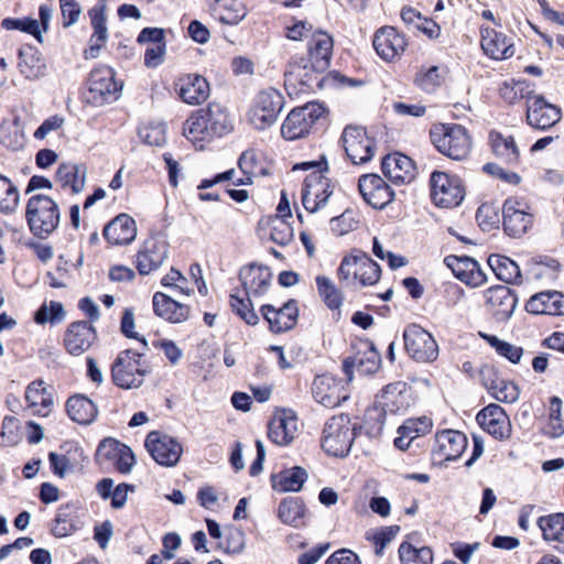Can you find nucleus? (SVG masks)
I'll use <instances>...</instances> for the list:
<instances>
[{"instance_id": "6e6552de", "label": "nucleus", "mask_w": 564, "mask_h": 564, "mask_svg": "<svg viewBox=\"0 0 564 564\" xmlns=\"http://www.w3.org/2000/svg\"><path fill=\"white\" fill-rule=\"evenodd\" d=\"M324 113L325 108L318 102H307L292 109L282 123V137L292 141L307 135Z\"/></svg>"}, {"instance_id": "3c124183", "label": "nucleus", "mask_w": 564, "mask_h": 564, "mask_svg": "<svg viewBox=\"0 0 564 564\" xmlns=\"http://www.w3.org/2000/svg\"><path fill=\"white\" fill-rule=\"evenodd\" d=\"M490 142L494 153L506 163L513 164L519 161V150L511 135L491 132Z\"/></svg>"}, {"instance_id": "8fccbe9b", "label": "nucleus", "mask_w": 564, "mask_h": 564, "mask_svg": "<svg viewBox=\"0 0 564 564\" xmlns=\"http://www.w3.org/2000/svg\"><path fill=\"white\" fill-rule=\"evenodd\" d=\"M280 520L294 528L305 525V507L299 498H286L279 506Z\"/></svg>"}, {"instance_id": "5fc2aeb1", "label": "nucleus", "mask_w": 564, "mask_h": 564, "mask_svg": "<svg viewBox=\"0 0 564 564\" xmlns=\"http://www.w3.org/2000/svg\"><path fill=\"white\" fill-rule=\"evenodd\" d=\"M546 541L564 543V513H552L538 521Z\"/></svg>"}, {"instance_id": "bb28decb", "label": "nucleus", "mask_w": 564, "mask_h": 564, "mask_svg": "<svg viewBox=\"0 0 564 564\" xmlns=\"http://www.w3.org/2000/svg\"><path fill=\"white\" fill-rule=\"evenodd\" d=\"M28 409L33 415L46 417L54 408V397L42 379L30 382L24 392Z\"/></svg>"}, {"instance_id": "4d7b16f0", "label": "nucleus", "mask_w": 564, "mask_h": 564, "mask_svg": "<svg viewBox=\"0 0 564 564\" xmlns=\"http://www.w3.org/2000/svg\"><path fill=\"white\" fill-rule=\"evenodd\" d=\"M238 166L243 174V177L231 180L234 185H247L252 183V177L263 173L262 169H258L257 154L252 150L245 151L239 160Z\"/></svg>"}, {"instance_id": "e433bc0d", "label": "nucleus", "mask_w": 564, "mask_h": 564, "mask_svg": "<svg viewBox=\"0 0 564 564\" xmlns=\"http://www.w3.org/2000/svg\"><path fill=\"white\" fill-rule=\"evenodd\" d=\"M334 42L332 36L324 31H314L308 41V55L317 69H328L333 54Z\"/></svg>"}, {"instance_id": "4c0bfd02", "label": "nucleus", "mask_w": 564, "mask_h": 564, "mask_svg": "<svg viewBox=\"0 0 564 564\" xmlns=\"http://www.w3.org/2000/svg\"><path fill=\"white\" fill-rule=\"evenodd\" d=\"M484 383L489 393L498 401L513 403L519 399V389L511 381L499 378L494 369L486 368L481 371Z\"/></svg>"}, {"instance_id": "2eb2a0df", "label": "nucleus", "mask_w": 564, "mask_h": 564, "mask_svg": "<svg viewBox=\"0 0 564 564\" xmlns=\"http://www.w3.org/2000/svg\"><path fill=\"white\" fill-rule=\"evenodd\" d=\"M90 101L102 105L116 100L121 87L115 80V74L110 67H99L90 73L88 79Z\"/></svg>"}, {"instance_id": "a18cd8bd", "label": "nucleus", "mask_w": 564, "mask_h": 564, "mask_svg": "<svg viewBox=\"0 0 564 564\" xmlns=\"http://www.w3.org/2000/svg\"><path fill=\"white\" fill-rule=\"evenodd\" d=\"M379 366L380 355L371 346L364 354L358 352L355 357L347 358L343 362V369L348 381L352 379V370L355 368L361 373H373Z\"/></svg>"}, {"instance_id": "58836bf2", "label": "nucleus", "mask_w": 564, "mask_h": 564, "mask_svg": "<svg viewBox=\"0 0 564 564\" xmlns=\"http://www.w3.org/2000/svg\"><path fill=\"white\" fill-rule=\"evenodd\" d=\"M205 126L212 133L213 138L221 137L232 130V122L220 104L212 102L206 108L198 109Z\"/></svg>"}, {"instance_id": "9d476101", "label": "nucleus", "mask_w": 564, "mask_h": 564, "mask_svg": "<svg viewBox=\"0 0 564 564\" xmlns=\"http://www.w3.org/2000/svg\"><path fill=\"white\" fill-rule=\"evenodd\" d=\"M404 347L411 358L419 362H432L438 357V345L431 333L420 325H409L404 333Z\"/></svg>"}, {"instance_id": "4468645a", "label": "nucleus", "mask_w": 564, "mask_h": 564, "mask_svg": "<svg viewBox=\"0 0 564 564\" xmlns=\"http://www.w3.org/2000/svg\"><path fill=\"white\" fill-rule=\"evenodd\" d=\"M88 17L93 33L88 41V47L84 52L86 59L97 58L100 51L108 42L109 32L107 26V1L99 0L88 10Z\"/></svg>"}, {"instance_id": "4be33fe9", "label": "nucleus", "mask_w": 564, "mask_h": 564, "mask_svg": "<svg viewBox=\"0 0 564 564\" xmlns=\"http://www.w3.org/2000/svg\"><path fill=\"white\" fill-rule=\"evenodd\" d=\"M467 447V437L455 430H445L435 435L433 454L440 460H455Z\"/></svg>"}, {"instance_id": "79ce46f5", "label": "nucleus", "mask_w": 564, "mask_h": 564, "mask_svg": "<svg viewBox=\"0 0 564 564\" xmlns=\"http://www.w3.org/2000/svg\"><path fill=\"white\" fill-rule=\"evenodd\" d=\"M519 204L512 200H506L503 204V226L506 232L511 237L523 235L532 223L530 214L518 208Z\"/></svg>"}, {"instance_id": "09e8293b", "label": "nucleus", "mask_w": 564, "mask_h": 564, "mask_svg": "<svg viewBox=\"0 0 564 564\" xmlns=\"http://www.w3.org/2000/svg\"><path fill=\"white\" fill-rule=\"evenodd\" d=\"M488 264L499 280L506 283L521 282L519 265L510 258L501 254H491L488 258Z\"/></svg>"}, {"instance_id": "393cba45", "label": "nucleus", "mask_w": 564, "mask_h": 564, "mask_svg": "<svg viewBox=\"0 0 564 564\" xmlns=\"http://www.w3.org/2000/svg\"><path fill=\"white\" fill-rule=\"evenodd\" d=\"M373 47L382 59L391 62L401 56L406 47V42L394 28L384 26L376 32Z\"/></svg>"}, {"instance_id": "9b49d317", "label": "nucleus", "mask_w": 564, "mask_h": 564, "mask_svg": "<svg viewBox=\"0 0 564 564\" xmlns=\"http://www.w3.org/2000/svg\"><path fill=\"white\" fill-rule=\"evenodd\" d=\"M431 196L435 205L444 208L458 206L465 196L462 181L444 172H434L431 176Z\"/></svg>"}, {"instance_id": "f257e3e1", "label": "nucleus", "mask_w": 564, "mask_h": 564, "mask_svg": "<svg viewBox=\"0 0 564 564\" xmlns=\"http://www.w3.org/2000/svg\"><path fill=\"white\" fill-rule=\"evenodd\" d=\"M313 170L305 178L302 189V203L308 213L321 210L334 194L335 185L325 175L326 162H303L294 165L293 170Z\"/></svg>"}, {"instance_id": "e2e57ef3", "label": "nucleus", "mask_w": 564, "mask_h": 564, "mask_svg": "<svg viewBox=\"0 0 564 564\" xmlns=\"http://www.w3.org/2000/svg\"><path fill=\"white\" fill-rule=\"evenodd\" d=\"M65 317V311L59 302L51 301L48 303H43L41 307L35 312L34 321L37 324H55L59 323Z\"/></svg>"}, {"instance_id": "de8ad7c7", "label": "nucleus", "mask_w": 564, "mask_h": 564, "mask_svg": "<svg viewBox=\"0 0 564 564\" xmlns=\"http://www.w3.org/2000/svg\"><path fill=\"white\" fill-rule=\"evenodd\" d=\"M205 122L206 121L203 120V116H200L199 111L196 110L183 124L184 137L198 149L204 148V142H208L214 139L209 130L206 128Z\"/></svg>"}, {"instance_id": "a878e982", "label": "nucleus", "mask_w": 564, "mask_h": 564, "mask_svg": "<svg viewBox=\"0 0 564 564\" xmlns=\"http://www.w3.org/2000/svg\"><path fill=\"white\" fill-rule=\"evenodd\" d=\"M382 172L394 184H408L415 178L416 167L411 158L392 153L383 158Z\"/></svg>"}, {"instance_id": "f704fd0d", "label": "nucleus", "mask_w": 564, "mask_h": 564, "mask_svg": "<svg viewBox=\"0 0 564 564\" xmlns=\"http://www.w3.org/2000/svg\"><path fill=\"white\" fill-rule=\"evenodd\" d=\"M532 314L564 315V295L557 291H544L532 295L525 304Z\"/></svg>"}, {"instance_id": "ea45409f", "label": "nucleus", "mask_w": 564, "mask_h": 564, "mask_svg": "<svg viewBox=\"0 0 564 564\" xmlns=\"http://www.w3.org/2000/svg\"><path fill=\"white\" fill-rule=\"evenodd\" d=\"M205 126L212 133L213 138L221 137L232 130V122L220 104L212 102L206 108L198 109Z\"/></svg>"}, {"instance_id": "603ef678", "label": "nucleus", "mask_w": 564, "mask_h": 564, "mask_svg": "<svg viewBox=\"0 0 564 564\" xmlns=\"http://www.w3.org/2000/svg\"><path fill=\"white\" fill-rule=\"evenodd\" d=\"M215 12L226 24H238L247 15L246 6L241 0H215Z\"/></svg>"}, {"instance_id": "052dcab7", "label": "nucleus", "mask_w": 564, "mask_h": 564, "mask_svg": "<svg viewBox=\"0 0 564 564\" xmlns=\"http://www.w3.org/2000/svg\"><path fill=\"white\" fill-rule=\"evenodd\" d=\"M20 202V195L17 186L9 180L0 175V212L13 213Z\"/></svg>"}, {"instance_id": "7ed1b4c3", "label": "nucleus", "mask_w": 564, "mask_h": 564, "mask_svg": "<svg viewBox=\"0 0 564 564\" xmlns=\"http://www.w3.org/2000/svg\"><path fill=\"white\" fill-rule=\"evenodd\" d=\"M432 143L444 155L462 161L471 151V137L467 129L456 123H437L430 131Z\"/></svg>"}, {"instance_id": "0e129e2a", "label": "nucleus", "mask_w": 564, "mask_h": 564, "mask_svg": "<svg viewBox=\"0 0 564 564\" xmlns=\"http://www.w3.org/2000/svg\"><path fill=\"white\" fill-rule=\"evenodd\" d=\"M270 239L280 245L286 246L293 240V227L281 217H273L270 220Z\"/></svg>"}, {"instance_id": "a211bd4d", "label": "nucleus", "mask_w": 564, "mask_h": 564, "mask_svg": "<svg viewBox=\"0 0 564 564\" xmlns=\"http://www.w3.org/2000/svg\"><path fill=\"white\" fill-rule=\"evenodd\" d=\"M169 256V243L163 238L151 237L137 253L135 265L141 275L159 269Z\"/></svg>"}, {"instance_id": "1a4fd4ad", "label": "nucleus", "mask_w": 564, "mask_h": 564, "mask_svg": "<svg viewBox=\"0 0 564 564\" xmlns=\"http://www.w3.org/2000/svg\"><path fill=\"white\" fill-rule=\"evenodd\" d=\"M316 63L311 61L307 56L294 57L289 65V69L285 72V86L290 94L291 88L301 86V90H312L322 88L325 76L324 73L327 69H317Z\"/></svg>"}, {"instance_id": "aec40b11", "label": "nucleus", "mask_w": 564, "mask_h": 564, "mask_svg": "<svg viewBox=\"0 0 564 564\" xmlns=\"http://www.w3.org/2000/svg\"><path fill=\"white\" fill-rule=\"evenodd\" d=\"M97 339L94 326L85 321L74 322L65 332L64 344L66 350L73 356H80L87 351Z\"/></svg>"}, {"instance_id": "f03ea898", "label": "nucleus", "mask_w": 564, "mask_h": 564, "mask_svg": "<svg viewBox=\"0 0 564 564\" xmlns=\"http://www.w3.org/2000/svg\"><path fill=\"white\" fill-rule=\"evenodd\" d=\"M380 267L361 250H352L345 256L338 268L339 281L347 288L368 286L380 279Z\"/></svg>"}, {"instance_id": "0eeeda50", "label": "nucleus", "mask_w": 564, "mask_h": 564, "mask_svg": "<svg viewBox=\"0 0 564 564\" xmlns=\"http://www.w3.org/2000/svg\"><path fill=\"white\" fill-rule=\"evenodd\" d=\"M283 107L284 98L279 90L264 89L254 97L248 112V122L257 130H265L276 122Z\"/></svg>"}, {"instance_id": "cd10ccee", "label": "nucleus", "mask_w": 564, "mask_h": 564, "mask_svg": "<svg viewBox=\"0 0 564 564\" xmlns=\"http://www.w3.org/2000/svg\"><path fill=\"white\" fill-rule=\"evenodd\" d=\"M239 279L246 296L260 297L268 292L272 273L267 267L251 264L240 270Z\"/></svg>"}, {"instance_id": "20e7f679", "label": "nucleus", "mask_w": 564, "mask_h": 564, "mask_svg": "<svg viewBox=\"0 0 564 564\" xmlns=\"http://www.w3.org/2000/svg\"><path fill=\"white\" fill-rule=\"evenodd\" d=\"M25 216L30 230L40 238L48 237L57 228L61 219L57 203L42 194L29 198Z\"/></svg>"}, {"instance_id": "69168bd1", "label": "nucleus", "mask_w": 564, "mask_h": 564, "mask_svg": "<svg viewBox=\"0 0 564 564\" xmlns=\"http://www.w3.org/2000/svg\"><path fill=\"white\" fill-rule=\"evenodd\" d=\"M487 343L496 349V351L507 358L512 364H518L523 355V349L519 346L505 341L494 335H485Z\"/></svg>"}, {"instance_id": "bf43d9fd", "label": "nucleus", "mask_w": 564, "mask_h": 564, "mask_svg": "<svg viewBox=\"0 0 564 564\" xmlns=\"http://www.w3.org/2000/svg\"><path fill=\"white\" fill-rule=\"evenodd\" d=\"M229 305L246 324L254 326L259 323L260 318L254 312L250 296H239L237 293L230 294Z\"/></svg>"}, {"instance_id": "473e14b6", "label": "nucleus", "mask_w": 564, "mask_h": 564, "mask_svg": "<svg viewBox=\"0 0 564 564\" xmlns=\"http://www.w3.org/2000/svg\"><path fill=\"white\" fill-rule=\"evenodd\" d=\"M377 404L383 414H397L409 406L406 383L394 382L388 384L377 397Z\"/></svg>"}, {"instance_id": "39448f33", "label": "nucleus", "mask_w": 564, "mask_h": 564, "mask_svg": "<svg viewBox=\"0 0 564 564\" xmlns=\"http://www.w3.org/2000/svg\"><path fill=\"white\" fill-rule=\"evenodd\" d=\"M357 424L347 414L328 419L322 431V448L330 456H346L356 436Z\"/></svg>"}, {"instance_id": "b1692460", "label": "nucleus", "mask_w": 564, "mask_h": 564, "mask_svg": "<svg viewBox=\"0 0 564 564\" xmlns=\"http://www.w3.org/2000/svg\"><path fill=\"white\" fill-rule=\"evenodd\" d=\"M484 297L487 310L499 321L509 318L517 306L516 295L506 285H496L487 289L484 292Z\"/></svg>"}, {"instance_id": "7c9ffc66", "label": "nucleus", "mask_w": 564, "mask_h": 564, "mask_svg": "<svg viewBox=\"0 0 564 564\" xmlns=\"http://www.w3.org/2000/svg\"><path fill=\"white\" fill-rule=\"evenodd\" d=\"M312 393L316 402L326 408H335L346 399L341 394L339 381L329 375L317 376L314 379Z\"/></svg>"}, {"instance_id": "ddd939ff", "label": "nucleus", "mask_w": 564, "mask_h": 564, "mask_svg": "<svg viewBox=\"0 0 564 564\" xmlns=\"http://www.w3.org/2000/svg\"><path fill=\"white\" fill-rule=\"evenodd\" d=\"M347 156L354 164L370 161L375 153V142L361 127L348 126L341 134Z\"/></svg>"}, {"instance_id": "72a5a7b5", "label": "nucleus", "mask_w": 564, "mask_h": 564, "mask_svg": "<svg viewBox=\"0 0 564 564\" xmlns=\"http://www.w3.org/2000/svg\"><path fill=\"white\" fill-rule=\"evenodd\" d=\"M135 221L127 214H120L104 229V237L111 245H128L135 239Z\"/></svg>"}, {"instance_id": "423d86ee", "label": "nucleus", "mask_w": 564, "mask_h": 564, "mask_svg": "<svg viewBox=\"0 0 564 564\" xmlns=\"http://www.w3.org/2000/svg\"><path fill=\"white\" fill-rule=\"evenodd\" d=\"M148 372L142 355L131 349L119 352L111 367L112 380L121 389L141 387Z\"/></svg>"}, {"instance_id": "412c9836", "label": "nucleus", "mask_w": 564, "mask_h": 564, "mask_svg": "<svg viewBox=\"0 0 564 564\" xmlns=\"http://www.w3.org/2000/svg\"><path fill=\"white\" fill-rule=\"evenodd\" d=\"M358 187L364 199L373 208H383L394 196L389 185L377 174L362 175Z\"/></svg>"}, {"instance_id": "c03bdc74", "label": "nucleus", "mask_w": 564, "mask_h": 564, "mask_svg": "<svg viewBox=\"0 0 564 564\" xmlns=\"http://www.w3.org/2000/svg\"><path fill=\"white\" fill-rule=\"evenodd\" d=\"M68 416L79 424H90L95 421L98 410L96 404L84 394H75L66 402Z\"/></svg>"}, {"instance_id": "c85d7f7f", "label": "nucleus", "mask_w": 564, "mask_h": 564, "mask_svg": "<svg viewBox=\"0 0 564 564\" xmlns=\"http://www.w3.org/2000/svg\"><path fill=\"white\" fill-rule=\"evenodd\" d=\"M480 426L495 436L502 440L510 435V422L505 410L498 404H489L477 415Z\"/></svg>"}, {"instance_id": "6ab92c4d", "label": "nucleus", "mask_w": 564, "mask_h": 564, "mask_svg": "<svg viewBox=\"0 0 564 564\" xmlns=\"http://www.w3.org/2000/svg\"><path fill=\"white\" fill-rule=\"evenodd\" d=\"M260 311L273 333L288 332L297 323L299 307L297 303L293 300L286 302L281 307H275L271 304L262 305Z\"/></svg>"}, {"instance_id": "f8f14e48", "label": "nucleus", "mask_w": 564, "mask_h": 564, "mask_svg": "<svg viewBox=\"0 0 564 564\" xmlns=\"http://www.w3.org/2000/svg\"><path fill=\"white\" fill-rule=\"evenodd\" d=\"M145 447L152 458L165 467L175 466L183 453V447L177 440L158 431H152L148 434Z\"/></svg>"}, {"instance_id": "dca6fc26", "label": "nucleus", "mask_w": 564, "mask_h": 564, "mask_svg": "<svg viewBox=\"0 0 564 564\" xmlns=\"http://www.w3.org/2000/svg\"><path fill=\"white\" fill-rule=\"evenodd\" d=\"M299 433V420L290 409L276 410L268 425V436L274 444L286 446Z\"/></svg>"}, {"instance_id": "f3484780", "label": "nucleus", "mask_w": 564, "mask_h": 564, "mask_svg": "<svg viewBox=\"0 0 564 564\" xmlns=\"http://www.w3.org/2000/svg\"><path fill=\"white\" fill-rule=\"evenodd\" d=\"M561 119V109L547 102L542 95L534 93L531 100L527 104V122L534 129H550L560 122Z\"/></svg>"}, {"instance_id": "680f3d73", "label": "nucleus", "mask_w": 564, "mask_h": 564, "mask_svg": "<svg viewBox=\"0 0 564 564\" xmlns=\"http://www.w3.org/2000/svg\"><path fill=\"white\" fill-rule=\"evenodd\" d=\"M316 285L319 295L324 299L326 305L330 310H337L341 306L343 296L340 291L335 286L330 279L324 275L316 278Z\"/></svg>"}, {"instance_id": "49530a36", "label": "nucleus", "mask_w": 564, "mask_h": 564, "mask_svg": "<svg viewBox=\"0 0 564 564\" xmlns=\"http://www.w3.org/2000/svg\"><path fill=\"white\" fill-rule=\"evenodd\" d=\"M18 67L20 73L28 79H35L43 76L46 69L41 53L32 46L20 48Z\"/></svg>"}, {"instance_id": "6e6d98bb", "label": "nucleus", "mask_w": 564, "mask_h": 564, "mask_svg": "<svg viewBox=\"0 0 564 564\" xmlns=\"http://www.w3.org/2000/svg\"><path fill=\"white\" fill-rule=\"evenodd\" d=\"M399 557L402 564H433V552L430 547H416L409 542L399 546Z\"/></svg>"}, {"instance_id": "c756f323", "label": "nucleus", "mask_w": 564, "mask_h": 564, "mask_svg": "<svg viewBox=\"0 0 564 564\" xmlns=\"http://www.w3.org/2000/svg\"><path fill=\"white\" fill-rule=\"evenodd\" d=\"M445 262L455 276L468 285L476 288L486 282V275L478 262L469 257L448 256Z\"/></svg>"}, {"instance_id": "864d4df0", "label": "nucleus", "mask_w": 564, "mask_h": 564, "mask_svg": "<svg viewBox=\"0 0 564 564\" xmlns=\"http://www.w3.org/2000/svg\"><path fill=\"white\" fill-rule=\"evenodd\" d=\"M307 478V473L301 467H293L279 473L273 478V487L279 491H299Z\"/></svg>"}, {"instance_id": "5701e85b", "label": "nucleus", "mask_w": 564, "mask_h": 564, "mask_svg": "<svg viewBox=\"0 0 564 564\" xmlns=\"http://www.w3.org/2000/svg\"><path fill=\"white\" fill-rule=\"evenodd\" d=\"M97 455L112 462L115 468L121 474L130 473L135 463L131 448L113 438L104 440L98 445Z\"/></svg>"}, {"instance_id": "37998d69", "label": "nucleus", "mask_w": 564, "mask_h": 564, "mask_svg": "<svg viewBox=\"0 0 564 564\" xmlns=\"http://www.w3.org/2000/svg\"><path fill=\"white\" fill-rule=\"evenodd\" d=\"M481 47L485 54L495 59H505L514 53L507 37L491 28L481 30Z\"/></svg>"}, {"instance_id": "a19ab883", "label": "nucleus", "mask_w": 564, "mask_h": 564, "mask_svg": "<svg viewBox=\"0 0 564 564\" xmlns=\"http://www.w3.org/2000/svg\"><path fill=\"white\" fill-rule=\"evenodd\" d=\"M87 167L84 164L62 163L55 174L56 182L63 187L78 194L84 191L86 184Z\"/></svg>"}, {"instance_id": "13d9d810", "label": "nucleus", "mask_w": 564, "mask_h": 564, "mask_svg": "<svg viewBox=\"0 0 564 564\" xmlns=\"http://www.w3.org/2000/svg\"><path fill=\"white\" fill-rule=\"evenodd\" d=\"M499 91L501 98L509 104H514L520 99H527L528 104L534 95V90L527 80L503 83Z\"/></svg>"}, {"instance_id": "774afa93", "label": "nucleus", "mask_w": 564, "mask_h": 564, "mask_svg": "<svg viewBox=\"0 0 564 564\" xmlns=\"http://www.w3.org/2000/svg\"><path fill=\"white\" fill-rule=\"evenodd\" d=\"M433 427V422L427 416L406 420L399 429L398 433H404L408 438L415 440L427 434Z\"/></svg>"}, {"instance_id": "338daca9", "label": "nucleus", "mask_w": 564, "mask_h": 564, "mask_svg": "<svg viewBox=\"0 0 564 564\" xmlns=\"http://www.w3.org/2000/svg\"><path fill=\"white\" fill-rule=\"evenodd\" d=\"M0 142L11 150L22 149L25 138L20 126L17 122L2 126L0 129Z\"/></svg>"}, {"instance_id": "c9c22d12", "label": "nucleus", "mask_w": 564, "mask_h": 564, "mask_svg": "<svg viewBox=\"0 0 564 564\" xmlns=\"http://www.w3.org/2000/svg\"><path fill=\"white\" fill-rule=\"evenodd\" d=\"M153 310L159 317L171 323H182L186 321L191 312L187 305L176 302L163 292H156L153 295Z\"/></svg>"}, {"instance_id": "2f4dec72", "label": "nucleus", "mask_w": 564, "mask_h": 564, "mask_svg": "<svg viewBox=\"0 0 564 564\" xmlns=\"http://www.w3.org/2000/svg\"><path fill=\"white\" fill-rule=\"evenodd\" d=\"M176 86L178 96L188 105H199L209 97V84L203 76L185 75L178 79Z\"/></svg>"}]
</instances>
